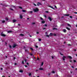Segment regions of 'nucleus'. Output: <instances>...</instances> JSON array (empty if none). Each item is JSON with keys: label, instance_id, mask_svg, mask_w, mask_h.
Wrapping results in <instances>:
<instances>
[{"label": "nucleus", "instance_id": "37", "mask_svg": "<svg viewBox=\"0 0 77 77\" xmlns=\"http://www.w3.org/2000/svg\"><path fill=\"white\" fill-rule=\"evenodd\" d=\"M55 29H56V30H57V29L56 28H53V30H55Z\"/></svg>", "mask_w": 77, "mask_h": 77}, {"label": "nucleus", "instance_id": "18", "mask_svg": "<svg viewBox=\"0 0 77 77\" xmlns=\"http://www.w3.org/2000/svg\"><path fill=\"white\" fill-rule=\"evenodd\" d=\"M53 35V34L52 33H50L49 36H52Z\"/></svg>", "mask_w": 77, "mask_h": 77}, {"label": "nucleus", "instance_id": "56", "mask_svg": "<svg viewBox=\"0 0 77 77\" xmlns=\"http://www.w3.org/2000/svg\"><path fill=\"white\" fill-rule=\"evenodd\" d=\"M27 65H29V63H27Z\"/></svg>", "mask_w": 77, "mask_h": 77}, {"label": "nucleus", "instance_id": "5", "mask_svg": "<svg viewBox=\"0 0 77 77\" xmlns=\"http://www.w3.org/2000/svg\"><path fill=\"white\" fill-rule=\"evenodd\" d=\"M63 32H64V33H66V29H64L63 30Z\"/></svg>", "mask_w": 77, "mask_h": 77}, {"label": "nucleus", "instance_id": "30", "mask_svg": "<svg viewBox=\"0 0 77 77\" xmlns=\"http://www.w3.org/2000/svg\"><path fill=\"white\" fill-rule=\"evenodd\" d=\"M11 8H15V7L14 6H12Z\"/></svg>", "mask_w": 77, "mask_h": 77}, {"label": "nucleus", "instance_id": "9", "mask_svg": "<svg viewBox=\"0 0 77 77\" xmlns=\"http://www.w3.org/2000/svg\"><path fill=\"white\" fill-rule=\"evenodd\" d=\"M22 11H23V12H26V10H22Z\"/></svg>", "mask_w": 77, "mask_h": 77}, {"label": "nucleus", "instance_id": "62", "mask_svg": "<svg viewBox=\"0 0 77 77\" xmlns=\"http://www.w3.org/2000/svg\"><path fill=\"white\" fill-rule=\"evenodd\" d=\"M76 27H77V25H76Z\"/></svg>", "mask_w": 77, "mask_h": 77}, {"label": "nucleus", "instance_id": "11", "mask_svg": "<svg viewBox=\"0 0 77 77\" xmlns=\"http://www.w3.org/2000/svg\"><path fill=\"white\" fill-rule=\"evenodd\" d=\"M66 58V57H63V60H65V58Z\"/></svg>", "mask_w": 77, "mask_h": 77}, {"label": "nucleus", "instance_id": "6", "mask_svg": "<svg viewBox=\"0 0 77 77\" xmlns=\"http://www.w3.org/2000/svg\"><path fill=\"white\" fill-rule=\"evenodd\" d=\"M13 23H15V22L17 21V20H13Z\"/></svg>", "mask_w": 77, "mask_h": 77}, {"label": "nucleus", "instance_id": "36", "mask_svg": "<svg viewBox=\"0 0 77 77\" xmlns=\"http://www.w3.org/2000/svg\"><path fill=\"white\" fill-rule=\"evenodd\" d=\"M54 36H56V34H54Z\"/></svg>", "mask_w": 77, "mask_h": 77}, {"label": "nucleus", "instance_id": "14", "mask_svg": "<svg viewBox=\"0 0 77 77\" xmlns=\"http://www.w3.org/2000/svg\"><path fill=\"white\" fill-rule=\"evenodd\" d=\"M19 72H23V70H20V71H19Z\"/></svg>", "mask_w": 77, "mask_h": 77}, {"label": "nucleus", "instance_id": "50", "mask_svg": "<svg viewBox=\"0 0 77 77\" xmlns=\"http://www.w3.org/2000/svg\"><path fill=\"white\" fill-rule=\"evenodd\" d=\"M44 17H45V18H46V16L45 15Z\"/></svg>", "mask_w": 77, "mask_h": 77}, {"label": "nucleus", "instance_id": "64", "mask_svg": "<svg viewBox=\"0 0 77 77\" xmlns=\"http://www.w3.org/2000/svg\"><path fill=\"white\" fill-rule=\"evenodd\" d=\"M2 77H5V76H2Z\"/></svg>", "mask_w": 77, "mask_h": 77}, {"label": "nucleus", "instance_id": "10", "mask_svg": "<svg viewBox=\"0 0 77 77\" xmlns=\"http://www.w3.org/2000/svg\"><path fill=\"white\" fill-rule=\"evenodd\" d=\"M12 31H8V33H11V32H12Z\"/></svg>", "mask_w": 77, "mask_h": 77}, {"label": "nucleus", "instance_id": "4", "mask_svg": "<svg viewBox=\"0 0 77 77\" xmlns=\"http://www.w3.org/2000/svg\"><path fill=\"white\" fill-rule=\"evenodd\" d=\"M49 7L51 8H52V9H54V8H53V6H49Z\"/></svg>", "mask_w": 77, "mask_h": 77}, {"label": "nucleus", "instance_id": "42", "mask_svg": "<svg viewBox=\"0 0 77 77\" xmlns=\"http://www.w3.org/2000/svg\"><path fill=\"white\" fill-rule=\"evenodd\" d=\"M74 14H77V12H75Z\"/></svg>", "mask_w": 77, "mask_h": 77}, {"label": "nucleus", "instance_id": "55", "mask_svg": "<svg viewBox=\"0 0 77 77\" xmlns=\"http://www.w3.org/2000/svg\"><path fill=\"white\" fill-rule=\"evenodd\" d=\"M1 69V70H3V68H2Z\"/></svg>", "mask_w": 77, "mask_h": 77}, {"label": "nucleus", "instance_id": "59", "mask_svg": "<svg viewBox=\"0 0 77 77\" xmlns=\"http://www.w3.org/2000/svg\"><path fill=\"white\" fill-rule=\"evenodd\" d=\"M52 59H53V57H52Z\"/></svg>", "mask_w": 77, "mask_h": 77}, {"label": "nucleus", "instance_id": "38", "mask_svg": "<svg viewBox=\"0 0 77 77\" xmlns=\"http://www.w3.org/2000/svg\"><path fill=\"white\" fill-rule=\"evenodd\" d=\"M47 37H49V35H46Z\"/></svg>", "mask_w": 77, "mask_h": 77}, {"label": "nucleus", "instance_id": "60", "mask_svg": "<svg viewBox=\"0 0 77 77\" xmlns=\"http://www.w3.org/2000/svg\"><path fill=\"white\" fill-rule=\"evenodd\" d=\"M66 43V42H64V44H65Z\"/></svg>", "mask_w": 77, "mask_h": 77}, {"label": "nucleus", "instance_id": "25", "mask_svg": "<svg viewBox=\"0 0 77 77\" xmlns=\"http://www.w3.org/2000/svg\"><path fill=\"white\" fill-rule=\"evenodd\" d=\"M43 64H44V63L42 62V64H41V66H42V65H43Z\"/></svg>", "mask_w": 77, "mask_h": 77}, {"label": "nucleus", "instance_id": "53", "mask_svg": "<svg viewBox=\"0 0 77 77\" xmlns=\"http://www.w3.org/2000/svg\"><path fill=\"white\" fill-rule=\"evenodd\" d=\"M48 11H46V13H48Z\"/></svg>", "mask_w": 77, "mask_h": 77}, {"label": "nucleus", "instance_id": "58", "mask_svg": "<svg viewBox=\"0 0 77 77\" xmlns=\"http://www.w3.org/2000/svg\"><path fill=\"white\" fill-rule=\"evenodd\" d=\"M74 51H76V50L75 49V50H74Z\"/></svg>", "mask_w": 77, "mask_h": 77}, {"label": "nucleus", "instance_id": "13", "mask_svg": "<svg viewBox=\"0 0 77 77\" xmlns=\"http://www.w3.org/2000/svg\"><path fill=\"white\" fill-rule=\"evenodd\" d=\"M48 19L50 20V21H51V18L50 17H48Z\"/></svg>", "mask_w": 77, "mask_h": 77}, {"label": "nucleus", "instance_id": "26", "mask_svg": "<svg viewBox=\"0 0 77 77\" xmlns=\"http://www.w3.org/2000/svg\"><path fill=\"white\" fill-rule=\"evenodd\" d=\"M29 76H30V75H31V73H29Z\"/></svg>", "mask_w": 77, "mask_h": 77}, {"label": "nucleus", "instance_id": "16", "mask_svg": "<svg viewBox=\"0 0 77 77\" xmlns=\"http://www.w3.org/2000/svg\"><path fill=\"white\" fill-rule=\"evenodd\" d=\"M6 20H8V17H7L5 18Z\"/></svg>", "mask_w": 77, "mask_h": 77}, {"label": "nucleus", "instance_id": "23", "mask_svg": "<svg viewBox=\"0 0 77 77\" xmlns=\"http://www.w3.org/2000/svg\"><path fill=\"white\" fill-rule=\"evenodd\" d=\"M20 17L21 19V18H23V17H22V16H21V15H20Z\"/></svg>", "mask_w": 77, "mask_h": 77}, {"label": "nucleus", "instance_id": "46", "mask_svg": "<svg viewBox=\"0 0 77 77\" xmlns=\"http://www.w3.org/2000/svg\"><path fill=\"white\" fill-rule=\"evenodd\" d=\"M35 47H36V48H38V47L37 46H35Z\"/></svg>", "mask_w": 77, "mask_h": 77}, {"label": "nucleus", "instance_id": "44", "mask_svg": "<svg viewBox=\"0 0 77 77\" xmlns=\"http://www.w3.org/2000/svg\"><path fill=\"white\" fill-rule=\"evenodd\" d=\"M74 62H76V61H75V60H74Z\"/></svg>", "mask_w": 77, "mask_h": 77}, {"label": "nucleus", "instance_id": "22", "mask_svg": "<svg viewBox=\"0 0 77 77\" xmlns=\"http://www.w3.org/2000/svg\"><path fill=\"white\" fill-rule=\"evenodd\" d=\"M33 5H34V6H36V4H35V3H33Z\"/></svg>", "mask_w": 77, "mask_h": 77}, {"label": "nucleus", "instance_id": "19", "mask_svg": "<svg viewBox=\"0 0 77 77\" xmlns=\"http://www.w3.org/2000/svg\"><path fill=\"white\" fill-rule=\"evenodd\" d=\"M52 73H53V74H54V73H55V72H54V71H52Z\"/></svg>", "mask_w": 77, "mask_h": 77}, {"label": "nucleus", "instance_id": "17", "mask_svg": "<svg viewBox=\"0 0 77 77\" xmlns=\"http://www.w3.org/2000/svg\"><path fill=\"white\" fill-rule=\"evenodd\" d=\"M39 69V70H43V68H40Z\"/></svg>", "mask_w": 77, "mask_h": 77}, {"label": "nucleus", "instance_id": "28", "mask_svg": "<svg viewBox=\"0 0 77 77\" xmlns=\"http://www.w3.org/2000/svg\"><path fill=\"white\" fill-rule=\"evenodd\" d=\"M29 13H32L33 11H31L30 12H29Z\"/></svg>", "mask_w": 77, "mask_h": 77}, {"label": "nucleus", "instance_id": "3", "mask_svg": "<svg viewBox=\"0 0 77 77\" xmlns=\"http://www.w3.org/2000/svg\"><path fill=\"white\" fill-rule=\"evenodd\" d=\"M1 36H6V35L3 33H1Z\"/></svg>", "mask_w": 77, "mask_h": 77}, {"label": "nucleus", "instance_id": "45", "mask_svg": "<svg viewBox=\"0 0 77 77\" xmlns=\"http://www.w3.org/2000/svg\"><path fill=\"white\" fill-rule=\"evenodd\" d=\"M35 24V23H32V24Z\"/></svg>", "mask_w": 77, "mask_h": 77}, {"label": "nucleus", "instance_id": "41", "mask_svg": "<svg viewBox=\"0 0 77 77\" xmlns=\"http://www.w3.org/2000/svg\"><path fill=\"white\" fill-rule=\"evenodd\" d=\"M10 9L11 10V11H13V9H12V8H10Z\"/></svg>", "mask_w": 77, "mask_h": 77}, {"label": "nucleus", "instance_id": "63", "mask_svg": "<svg viewBox=\"0 0 77 77\" xmlns=\"http://www.w3.org/2000/svg\"><path fill=\"white\" fill-rule=\"evenodd\" d=\"M77 68H76V69H75V70H77Z\"/></svg>", "mask_w": 77, "mask_h": 77}, {"label": "nucleus", "instance_id": "15", "mask_svg": "<svg viewBox=\"0 0 77 77\" xmlns=\"http://www.w3.org/2000/svg\"><path fill=\"white\" fill-rule=\"evenodd\" d=\"M68 57H69V59H72V57H71L70 56H68Z\"/></svg>", "mask_w": 77, "mask_h": 77}, {"label": "nucleus", "instance_id": "48", "mask_svg": "<svg viewBox=\"0 0 77 77\" xmlns=\"http://www.w3.org/2000/svg\"><path fill=\"white\" fill-rule=\"evenodd\" d=\"M55 8H57V7H56V6H55Z\"/></svg>", "mask_w": 77, "mask_h": 77}, {"label": "nucleus", "instance_id": "20", "mask_svg": "<svg viewBox=\"0 0 77 77\" xmlns=\"http://www.w3.org/2000/svg\"><path fill=\"white\" fill-rule=\"evenodd\" d=\"M67 25H68V26H69V27H71V25L69 24H67Z\"/></svg>", "mask_w": 77, "mask_h": 77}, {"label": "nucleus", "instance_id": "31", "mask_svg": "<svg viewBox=\"0 0 77 77\" xmlns=\"http://www.w3.org/2000/svg\"><path fill=\"white\" fill-rule=\"evenodd\" d=\"M40 19L41 20H43V18H42V17H40Z\"/></svg>", "mask_w": 77, "mask_h": 77}, {"label": "nucleus", "instance_id": "57", "mask_svg": "<svg viewBox=\"0 0 77 77\" xmlns=\"http://www.w3.org/2000/svg\"><path fill=\"white\" fill-rule=\"evenodd\" d=\"M72 68H74V67H73V66H72Z\"/></svg>", "mask_w": 77, "mask_h": 77}, {"label": "nucleus", "instance_id": "47", "mask_svg": "<svg viewBox=\"0 0 77 77\" xmlns=\"http://www.w3.org/2000/svg\"><path fill=\"white\" fill-rule=\"evenodd\" d=\"M45 26H46H46H47V24H45Z\"/></svg>", "mask_w": 77, "mask_h": 77}, {"label": "nucleus", "instance_id": "12", "mask_svg": "<svg viewBox=\"0 0 77 77\" xmlns=\"http://www.w3.org/2000/svg\"><path fill=\"white\" fill-rule=\"evenodd\" d=\"M66 29H67V30H70V29H69V28L68 27H66Z\"/></svg>", "mask_w": 77, "mask_h": 77}, {"label": "nucleus", "instance_id": "49", "mask_svg": "<svg viewBox=\"0 0 77 77\" xmlns=\"http://www.w3.org/2000/svg\"><path fill=\"white\" fill-rule=\"evenodd\" d=\"M13 59H14V60L15 59V57H14L13 58Z\"/></svg>", "mask_w": 77, "mask_h": 77}, {"label": "nucleus", "instance_id": "27", "mask_svg": "<svg viewBox=\"0 0 77 77\" xmlns=\"http://www.w3.org/2000/svg\"><path fill=\"white\" fill-rule=\"evenodd\" d=\"M2 23H5V20H3L2 21Z\"/></svg>", "mask_w": 77, "mask_h": 77}, {"label": "nucleus", "instance_id": "51", "mask_svg": "<svg viewBox=\"0 0 77 77\" xmlns=\"http://www.w3.org/2000/svg\"><path fill=\"white\" fill-rule=\"evenodd\" d=\"M14 65H17V63H15Z\"/></svg>", "mask_w": 77, "mask_h": 77}, {"label": "nucleus", "instance_id": "32", "mask_svg": "<svg viewBox=\"0 0 77 77\" xmlns=\"http://www.w3.org/2000/svg\"><path fill=\"white\" fill-rule=\"evenodd\" d=\"M19 8H20V9H22V7H19Z\"/></svg>", "mask_w": 77, "mask_h": 77}, {"label": "nucleus", "instance_id": "7", "mask_svg": "<svg viewBox=\"0 0 77 77\" xmlns=\"http://www.w3.org/2000/svg\"><path fill=\"white\" fill-rule=\"evenodd\" d=\"M16 46H17V45H14L13 46V48H15V47H16Z\"/></svg>", "mask_w": 77, "mask_h": 77}, {"label": "nucleus", "instance_id": "39", "mask_svg": "<svg viewBox=\"0 0 77 77\" xmlns=\"http://www.w3.org/2000/svg\"><path fill=\"white\" fill-rule=\"evenodd\" d=\"M22 63L23 64H24V61H23Z\"/></svg>", "mask_w": 77, "mask_h": 77}, {"label": "nucleus", "instance_id": "35", "mask_svg": "<svg viewBox=\"0 0 77 77\" xmlns=\"http://www.w3.org/2000/svg\"><path fill=\"white\" fill-rule=\"evenodd\" d=\"M45 29H46V28H43V30H45Z\"/></svg>", "mask_w": 77, "mask_h": 77}, {"label": "nucleus", "instance_id": "24", "mask_svg": "<svg viewBox=\"0 0 77 77\" xmlns=\"http://www.w3.org/2000/svg\"><path fill=\"white\" fill-rule=\"evenodd\" d=\"M38 39L39 41H41V39L40 38H38Z\"/></svg>", "mask_w": 77, "mask_h": 77}, {"label": "nucleus", "instance_id": "43", "mask_svg": "<svg viewBox=\"0 0 77 77\" xmlns=\"http://www.w3.org/2000/svg\"><path fill=\"white\" fill-rule=\"evenodd\" d=\"M25 67H27V65H25Z\"/></svg>", "mask_w": 77, "mask_h": 77}, {"label": "nucleus", "instance_id": "52", "mask_svg": "<svg viewBox=\"0 0 77 77\" xmlns=\"http://www.w3.org/2000/svg\"><path fill=\"white\" fill-rule=\"evenodd\" d=\"M25 62H26V60H25Z\"/></svg>", "mask_w": 77, "mask_h": 77}, {"label": "nucleus", "instance_id": "33", "mask_svg": "<svg viewBox=\"0 0 77 77\" xmlns=\"http://www.w3.org/2000/svg\"><path fill=\"white\" fill-rule=\"evenodd\" d=\"M30 50H33V49L32 48H30Z\"/></svg>", "mask_w": 77, "mask_h": 77}, {"label": "nucleus", "instance_id": "34", "mask_svg": "<svg viewBox=\"0 0 77 77\" xmlns=\"http://www.w3.org/2000/svg\"><path fill=\"white\" fill-rule=\"evenodd\" d=\"M9 47L10 48H12V47L10 45L9 46Z\"/></svg>", "mask_w": 77, "mask_h": 77}, {"label": "nucleus", "instance_id": "29", "mask_svg": "<svg viewBox=\"0 0 77 77\" xmlns=\"http://www.w3.org/2000/svg\"><path fill=\"white\" fill-rule=\"evenodd\" d=\"M20 36H24V35L23 34H20Z\"/></svg>", "mask_w": 77, "mask_h": 77}, {"label": "nucleus", "instance_id": "2", "mask_svg": "<svg viewBox=\"0 0 77 77\" xmlns=\"http://www.w3.org/2000/svg\"><path fill=\"white\" fill-rule=\"evenodd\" d=\"M42 4L39 2H38L37 4V6H39V5H42Z\"/></svg>", "mask_w": 77, "mask_h": 77}, {"label": "nucleus", "instance_id": "1", "mask_svg": "<svg viewBox=\"0 0 77 77\" xmlns=\"http://www.w3.org/2000/svg\"><path fill=\"white\" fill-rule=\"evenodd\" d=\"M33 11L35 12H36L39 11V9L38 8H34L33 9Z\"/></svg>", "mask_w": 77, "mask_h": 77}, {"label": "nucleus", "instance_id": "8", "mask_svg": "<svg viewBox=\"0 0 77 77\" xmlns=\"http://www.w3.org/2000/svg\"><path fill=\"white\" fill-rule=\"evenodd\" d=\"M42 24H44V23H45V21L44 20H43L42 21Z\"/></svg>", "mask_w": 77, "mask_h": 77}, {"label": "nucleus", "instance_id": "61", "mask_svg": "<svg viewBox=\"0 0 77 77\" xmlns=\"http://www.w3.org/2000/svg\"><path fill=\"white\" fill-rule=\"evenodd\" d=\"M47 32H46V35H47Z\"/></svg>", "mask_w": 77, "mask_h": 77}, {"label": "nucleus", "instance_id": "40", "mask_svg": "<svg viewBox=\"0 0 77 77\" xmlns=\"http://www.w3.org/2000/svg\"><path fill=\"white\" fill-rule=\"evenodd\" d=\"M70 18H72V16H70Z\"/></svg>", "mask_w": 77, "mask_h": 77}, {"label": "nucleus", "instance_id": "54", "mask_svg": "<svg viewBox=\"0 0 77 77\" xmlns=\"http://www.w3.org/2000/svg\"><path fill=\"white\" fill-rule=\"evenodd\" d=\"M37 34H38V33H39V32H37Z\"/></svg>", "mask_w": 77, "mask_h": 77}, {"label": "nucleus", "instance_id": "21", "mask_svg": "<svg viewBox=\"0 0 77 77\" xmlns=\"http://www.w3.org/2000/svg\"><path fill=\"white\" fill-rule=\"evenodd\" d=\"M64 16H69V14H65L64 15Z\"/></svg>", "mask_w": 77, "mask_h": 77}]
</instances>
